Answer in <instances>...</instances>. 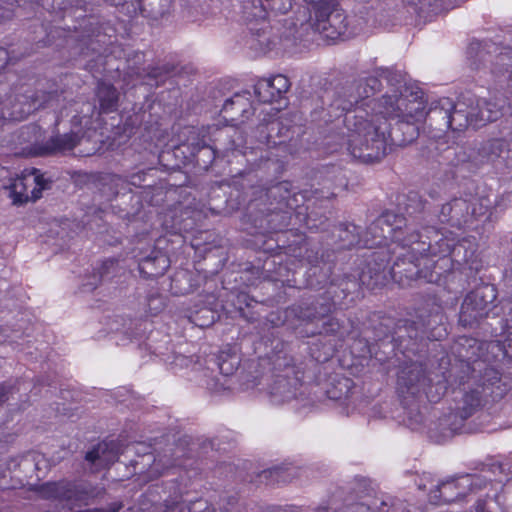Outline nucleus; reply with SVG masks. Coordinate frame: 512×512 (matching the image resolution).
Here are the masks:
<instances>
[{"mask_svg": "<svg viewBox=\"0 0 512 512\" xmlns=\"http://www.w3.org/2000/svg\"><path fill=\"white\" fill-rule=\"evenodd\" d=\"M344 122L349 130L348 151L361 162H378L392 145L396 146L390 124L381 115L358 108L353 115L345 116Z\"/></svg>", "mask_w": 512, "mask_h": 512, "instance_id": "1", "label": "nucleus"}, {"mask_svg": "<svg viewBox=\"0 0 512 512\" xmlns=\"http://www.w3.org/2000/svg\"><path fill=\"white\" fill-rule=\"evenodd\" d=\"M374 103L378 106V112L381 117L388 122V118L396 119L393 129V140L396 146H405L412 143L420 133V124L425 118V101L422 92H409L405 89V94L394 92L391 95H384L383 100L376 103L371 101L369 106Z\"/></svg>", "mask_w": 512, "mask_h": 512, "instance_id": "2", "label": "nucleus"}, {"mask_svg": "<svg viewBox=\"0 0 512 512\" xmlns=\"http://www.w3.org/2000/svg\"><path fill=\"white\" fill-rule=\"evenodd\" d=\"M509 390L510 385L502 380L501 373L492 367H486L473 387H464L463 392H459L461 398L454 407L455 415L466 420L485 405L501 401Z\"/></svg>", "mask_w": 512, "mask_h": 512, "instance_id": "3", "label": "nucleus"}, {"mask_svg": "<svg viewBox=\"0 0 512 512\" xmlns=\"http://www.w3.org/2000/svg\"><path fill=\"white\" fill-rule=\"evenodd\" d=\"M465 243V241L457 242L452 233L445 234L432 226L424 227L421 231H410L407 238V246L412 247L413 255L419 254L431 264L434 261L429 260V257H445L452 254L455 258H459L462 250H465V254L461 260L469 262L474 255V249H471L468 254ZM456 260L459 261V259Z\"/></svg>", "mask_w": 512, "mask_h": 512, "instance_id": "4", "label": "nucleus"}, {"mask_svg": "<svg viewBox=\"0 0 512 512\" xmlns=\"http://www.w3.org/2000/svg\"><path fill=\"white\" fill-rule=\"evenodd\" d=\"M396 391L402 406L405 409L418 408L423 396L430 403H437L447 392L445 380H438L435 384L427 377L422 365L413 366L409 370L401 371L397 379Z\"/></svg>", "mask_w": 512, "mask_h": 512, "instance_id": "5", "label": "nucleus"}, {"mask_svg": "<svg viewBox=\"0 0 512 512\" xmlns=\"http://www.w3.org/2000/svg\"><path fill=\"white\" fill-rule=\"evenodd\" d=\"M406 219L393 212H385L373 221L363 233V247L374 248L387 245L388 241L407 246Z\"/></svg>", "mask_w": 512, "mask_h": 512, "instance_id": "6", "label": "nucleus"}, {"mask_svg": "<svg viewBox=\"0 0 512 512\" xmlns=\"http://www.w3.org/2000/svg\"><path fill=\"white\" fill-rule=\"evenodd\" d=\"M49 187L50 181L46 180L36 168L25 170L21 176L11 179L9 185L5 186L15 205L40 199L42 191Z\"/></svg>", "mask_w": 512, "mask_h": 512, "instance_id": "7", "label": "nucleus"}, {"mask_svg": "<svg viewBox=\"0 0 512 512\" xmlns=\"http://www.w3.org/2000/svg\"><path fill=\"white\" fill-rule=\"evenodd\" d=\"M479 485L480 477L477 475L451 477L441 481L429 492V502L434 505H445L461 501Z\"/></svg>", "mask_w": 512, "mask_h": 512, "instance_id": "8", "label": "nucleus"}, {"mask_svg": "<svg viewBox=\"0 0 512 512\" xmlns=\"http://www.w3.org/2000/svg\"><path fill=\"white\" fill-rule=\"evenodd\" d=\"M486 211L487 206L481 199L454 198L442 205L438 217L440 222L460 228L472 219L484 215Z\"/></svg>", "mask_w": 512, "mask_h": 512, "instance_id": "9", "label": "nucleus"}, {"mask_svg": "<svg viewBox=\"0 0 512 512\" xmlns=\"http://www.w3.org/2000/svg\"><path fill=\"white\" fill-rule=\"evenodd\" d=\"M317 31L325 37L336 39L347 31L346 16L342 9L333 1H319L313 5Z\"/></svg>", "mask_w": 512, "mask_h": 512, "instance_id": "10", "label": "nucleus"}, {"mask_svg": "<svg viewBox=\"0 0 512 512\" xmlns=\"http://www.w3.org/2000/svg\"><path fill=\"white\" fill-rule=\"evenodd\" d=\"M38 492L44 499L65 501L78 506L87 505L94 496L93 489L67 480L43 483Z\"/></svg>", "mask_w": 512, "mask_h": 512, "instance_id": "11", "label": "nucleus"}, {"mask_svg": "<svg viewBox=\"0 0 512 512\" xmlns=\"http://www.w3.org/2000/svg\"><path fill=\"white\" fill-rule=\"evenodd\" d=\"M492 46H483L479 42H473L468 48V55L473 69H480L482 63H491V73L496 78H509L512 74V50L505 49L491 59Z\"/></svg>", "mask_w": 512, "mask_h": 512, "instance_id": "12", "label": "nucleus"}, {"mask_svg": "<svg viewBox=\"0 0 512 512\" xmlns=\"http://www.w3.org/2000/svg\"><path fill=\"white\" fill-rule=\"evenodd\" d=\"M475 153L471 157L466 156L464 151H460L458 161H472L476 164H483L501 159L506 166L512 167V139L499 138L484 141L475 149Z\"/></svg>", "mask_w": 512, "mask_h": 512, "instance_id": "13", "label": "nucleus"}, {"mask_svg": "<svg viewBox=\"0 0 512 512\" xmlns=\"http://www.w3.org/2000/svg\"><path fill=\"white\" fill-rule=\"evenodd\" d=\"M495 298V289L491 285H482L469 292L461 305V320H480L489 317L490 306Z\"/></svg>", "mask_w": 512, "mask_h": 512, "instance_id": "14", "label": "nucleus"}, {"mask_svg": "<svg viewBox=\"0 0 512 512\" xmlns=\"http://www.w3.org/2000/svg\"><path fill=\"white\" fill-rule=\"evenodd\" d=\"M405 253L400 254L391 268L393 278L403 281L425 278L431 280L432 274L429 272V263L419 254L412 253L411 246L402 247Z\"/></svg>", "mask_w": 512, "mask_h": 512, "instance_id": "15", "label": "nucleus"}, {"mask_svg": "<svg viewBox=\"0 0 512 512\" xmlns=\"http://www.w3.org/2000/svg\"><path fill=\"white\" fill-rule=\"evenodd\" d=\"M322 324L325 332H319L318 338L309 345V354L318 363L329 361L335 352L343 347L342 343L346 341L336 334L330 333L340 327V322H322Z\"/></svg>", "mask_w": 512, "mask_h": 512, "instance_id": "16", "label": "nucleus"}, {"mask_svg": "<svg viewBox=\"0 0 512 512\" xmlns=\"http://www.w3.org/2000/svg\"><path fill=\"white\" fill-rule=\"evenodd\" d=\"M94 130L88 128L86 134L78 137L75 133L57 135L51 137L43 146L40 147V155H50L57 153H66L71 151L77 145H83L86 142L91 144V147L85 150H80L81 156H91L96 153L95 143L91 141Z\"/></svg>", "mask_w": 512, "mask_h": 512, "instance_id": "17", "label": "nucleus"}, {"mask_svg": "<svg viewBox=\"0 0 512 512\" xmlns=\"http://www.w3.org/2000/svg\"><path fill=\"white\" fill-rule=\"evenodd\" d=\"M475 96L463 95L462 98L453 104V109L449 113V120L451 122L452 131H463L468 126H478V120L476 119L477 106H474Z\"/></svg>", "mask_w": 512, "mask_h": 512, "instance_id": "18", "label": "nucleus"}, {"mask_svg": "<svg viewBox=\"0 0 512 512\" xmlns=\"http://www.w3.org/2000/svg\"><path fill=\"white\" fill-rule=\"evenodd\" d=\"M453 109V102L449 98H444L431 105L428 111H425L423 121L431 131H435V136H441L451 128L449 113Z\"/></svg>", "mask_w": 512, "mask_h": 512, "instance_id": "19", "label": "nucleus"}, {"mask_svg": "<svg viewBox=\"0 0 512 512\" xmlns=\"http://www.w3.org/2000/svg\"><path fill=\"white\" fill-rule=\"evenodd\" d=\"M126 443L123 439H105L98 442V470L107 468L119 459L124 452Z\"/></svg>", "mask_w": 512, "mask_h": 512, "instance_id": "20", "label": "nucleus"}, {"mask_svg": "<svg viewBox=\"0 0 512 512\" xmlns=\"http://www.w3.org/2000/svg\"><path fill=\"white\" fill-rule=\"evenodd\" d=\"M238 351L236 344H226L220 349L216 362L222 375H232L238 369L241 362Z\"/></svg>", "mask_w": 512, "mask_h": 512, "instance_id": "21", "label": "nucleus"}, {"mask_svg": "<svg viewBox=\"0 0 512 512\" xmlns=\"http://www.w3.org/2000/svg\"><path fill=\"white\" fill-rule=\"evenodd\" d=\"M168 267V257L159 251L143 258L139 263L140 272L150 278L163 275Z\"/></svg>", "mask_w": 512, "mask_h": 512, "instance_id": "22", "label": "nucleus"}, {"mask_svg": "<svg viewBox=\"0 0 512 512\" xmlns=\"http://www.w3.org/2000/svg\"><path fill=\"white\" fill-rule=\"evenodd\" d=\"M359 95H355L354 88L352 86H346L341 88L335 93V96L330 104V107L334 111H340L341 113H348L354 108L359 107Z\"/></svg>", "mask_w": 512, "mask_h": 512, "instance_id": "23", "label": "nucleus"}, {"mask_svg": "<svg viewBox=\"0 0 512 512\" xmlns=\"http://www.w3.org/2000/svg\"><path fill=\"white\" fill-rule=\"evenodd\" d=\"M474 106L479 107L476 110L479 127L486 125L488 122L496 121L502 116L503 106L497 102L475 97Z\"/></svg>", "mask_w": 512, "mask_h": 512, "instance_id": "24", "label": "nucleus"}, {"mask_svg": "<svg viewBox=\"0 0 512 512\" xmlns=\"http://www.w3.org/2000/svg\"><path fill=\"white\" fill-rule=\"evenodd\" d=\"M405 329L407 332L416 331L421 327L425 329L430 328L427 339L431 341H441L448 335L447 325L450 322H435V326L430 327L431 322H405Z\"/></svg>", "mask_w": 512, "mask_h": 512, "instance_id": "25", "label": "nucleus"}, {"mask_svg": "<svg viewBox=\"0 0 512 512\" xmlns=\"http://www.w3.org/2000/svg\"><path fill=\"white\" fill-rule=\"evenodd\" d=\"M119 94L110 84L98 83V101L103 112L114 111L117 107Z\"/></svg>", "mask_w": 512, "mask_h": 512, "instance_id": "26", "label": "nucleus"}, {"mask_svg": "<svg viewBox=\"0 0 512 512\" xmlns=\"http://www.w3.org/2000/svg\"><path fill=\"white\" fill-rule=\"evenodd\" d=\"M120 178L116 175L98 176V193L105 202L111 201L119 192Z\"/></svg>", "mask_w": 512, "mask_h": 512, "instance_id": "27", "label": "nucleus"}, {"mask_svg": "<svg viewBox=\"0 0 512 512\" xmlns=\"http://www.w3.org/2000/svg\"><path fill=\"white\" fill-rule=\"evenodd\" d=\"M353 386L352 379L344 376L337 377L326 390L327 397L332 400L346 399L351 394Z\"/></svg>", "mask_w": 512, "mask_h": 512, "instance_id": "28", "label": "nucleus"}, {"mask_svg": "<svg viewBox=\"0 0 512 512\" xmlns=\"http://www.w3.org/2000/svg\"><path fill=\"white\" fill-rule=\"evenodd\" d=\"M354 88L355 95H359V108H363L369 111L370 114H377L381 115L378 112V106H375V109H373L374 103L371 104V106L368 105L371 101H375L376 103L383 100V97L380 99H371L370 97L375 93L373 91H369V88L367 85H365L364 81L361 79L356 84L351 85ZM358 109V107L354 110V112Z\"/></svg>", "mask_w": 512, "mask_h": 512, "instance_id": "29", "label": "nucleus"}, {"mask_svg": "<svg viewBox=\"0 0 512 512\" xmlns=\"http://www.w3.org/2000/svg\"><path fill=\"white\" fill-rule=\"evenodd\" d=\"M290 475L287 468L277 466L263 470L258 477L266 485H280L289 482Z\"/></svg>", "mask_w": 512, "mask_h": 512, "instance_id": "30", "label": "nucleus"}, {"mask_svg": "<svg viewBox=\"0 0 512 512\" xmlns=\"http://www.w3.org/2000/svg\"><path fill=\"white\" fill-rule=\"evenodd\" d=\"M173 0H145L138 8L154 18L164 16L170 9Z\"/></svg>", "mask_w": 512, "mask_h": 512, "instance_id": "31", "label": "nucleus"}, {"mask_svg": "<svg viewBox=\"0 0 512 512\" xmlns=\"http://www.w3.org/2000/svg\"><path fill=\"white\" fill-rule=\"evenodd\" d=\"M339 237L344 242L343 247H363V236L360 235V228L354 224L345 225L343 229H341Z\"/></svg>", "mask_w": 512, "mask_h": 512, "instance_id": "32", "label": "nucleus"}, {"mask_svg": "<svg viewBox=\"0 0 512 512\" xmlns=\"http://www.w3.org/2000/svg\"><path fill=\"white\" fill-rule=\"evenodd\" d=\"M254 94L262 103H272L273 101L280 99L279 95L272 88L270 82L267 79H261L257 81L254 86Z\"/></svg>", "mask_w": 512, "mask_h": 512, "instance_id": "33", "label": "nucleus"}, {"mask_svg": "<svg viewBox=\"0 0 512 512\" xmlns=\"http://www.w3.org/2000/svg\"><path fill=\"white\" fill-rule=\"evenodd\" d=\"M248 92H245L243 94L237 93L233 97L227 99L224 104L222 110L225 113H228L229 111L236 110L235 113H238L240 115H243L247 113V106H248Z\"/></svg>", "mask_w": 512, "mask_h": 512, "instance_id": "34", "label": "nucleus"}, {"mask_svg": "<svg viewBox=\"0 0 512 512\" xmlns=\"http://www.w3.org/2000/svg\"><path fill=\"white\" fill-rule=\"evenodd\" d=\"M441 306L434 299H427L423 302L422 307L417 310V317L422 320L424 318L439 317L441 315Z\"/></svg>", "mask_w": 512, "mask_h": 512, "instance_id": "35", "label": "nucleus"}, {"mask_svg": "<svg viewBox=\"0 0 512 512\" xmlns=\"http://www.w3.org/2000/svg\"><path fill=\"white\" fill-rule=\"evenodd\" d=\"M288 195L289 189L288 183L286 182L277 183L276 185H273L272 187L265 189V196L268 199L273 198L276 200L278 197L280 198L278 200V204L280 206H282V202L288 197ZM278 209H281V207H278Z\"/></svg>", "mask_w": 512, "mask_h": 512, "instance_id": "36", "label": "nucleus"}, {"mask_svg": "<svg viewBox=\"0 0 512 512\" xmlns=\"http://www.w3.org/2000/svg\"><path fill=\"white\" fill-rule=\"evenodd\" d=\"M26 384L25 381L17 379L14 383L6 381L0 384V406H2L9 398L10 394H13L14 390L17 392L21 390V387Z\"/></svg>", "mask_w": 512, "mask_h": 512, "instance_id": "37", "label": "nucleus"}, {"mask_svg": "<svg viewBox=\"0 0 512 512\" xmlns=\"http://www.w3.org/2000/svg\"><path fill=\"white\" fill-rule=\"evenodd\" d=\"M267 80L270 82L272 88L277 92L280 98L290 88L289 79L284 75L279 74Z\"/></svg>", "mask_w": 512, "mask_h": 512, "instance_id": "38", "label": "nucleus"}, {"mask_svg": "<svg viewBox=\"0 0 512 512\" xmlns=\"http://www.w3.org/2000/svg\"><path fill=\"white\" fill-rule=\"evenodd\" d=\"M318 322H300V324L296 327L297 334L302 338H309L316 336L315 328L317 327Z\"/></svg>", "mask_w": 512, "mask_h": 512, "instance_id": "39", "label": "nucleus"}, {"mask_svg": "<svg viewBox=\"0 0 512 512\" xmlns=\"http://www.w3.org/2000/svg\"><path fill=\"white\" fill-rule=\"evenodd\" d=\"M172 71V66L170 65H163L161 67H152L149 68L147 71L148 76L152 78L160 77L164 74H168Z\"/></svg>", "mask_w": 512, "mask_h": 512, "instance_id": "40", "label": "nucleus"}, {"mask_svg": "<svg viewBox=\"0 0 512 512\" xmlns=\"http://www.w3.org/2000/svg\"><path fill=\"white\" fill-rule=\"evenodd\" d=\"M458 343L461 346L467 345L469 348H474L475 346H477L478 348H481L483 345V343H480L476 338L467 337V336L459 337Z\"/></svg>", "mask_w": 512, "mask_h": 512, "instance_id": "41", "label": "nucleus"}, {"mask_svg": "<svg viewBox=\"0 0 512 512\" xmlns=\"http://www.w3.org/2000/svg\"><path fill=\"white\" fill-rule=\"evenodd\" d=\"M362 80L364 81L365 85L368 86L369 91L376 92L380 89L381 83L377 77L369 76Z\"/></svg>", "mask_w": 512, "mask_h": 512, "instance_id": "42", "label": "nucleus"}, {"mask_svg": "<svg viewBox=\"0 0 512 512\" xmlns=\"http://www.w3.org/2000/svg\"><path fill=\"white\" fill-rule=\"evenodd\" d=\"M149 309L150 310H161L163 308V303L161 302L160 298L157 297H151L148 301ZM152 316H156L157 312H152Z\"/></svg>", "mask_w": 512, "mask_h": 512, "instance_id": "43", "label": "nucleus"}, {"mask_svg": "<svg viewBox=\"0 0 512 512\" xmlns=\"http://www.w3.org/2000/svg\"><path fill=\"white\" fill-rule=\"evenodd\" d=\"M123 507L121 502H113L108 508H98L97 512H119Z\"/></svg>", "mask_w": 512, "mask_h": 512, "instance_id": "44", "label": "nucleus"}, {"mask_svg": "<svg viewBox=\"0 0 512 512\" xmlns=\"http://www.w3.org/2000/svg\"><path fill=\"white\" fill-rule=\"evenodd\" d=\"M164 512H184V505L181 502H174L172 506L166 505Z\"/></svg>", "mask_w": 512, "mask_h": 512, "instance_id": "45", "label": "nucleus"}, {"mask_svg": "<svg viewBox=\"0 0 512 512\" xmlns=\"http://www.w3.org/2000/svg\"><path fill=\"white\" fill-rule=\"evenodd\" d=\"M86 460L92 464L96 463V446H92L86 453Z\"/></svg>", "mask_w": 512, "mask_h": 512, "instance_id": "46", "label": "nucleus"}, {"mask_svg": "<svg viewBox=\"0 0 512 512\" xmlns=\"http://www.w3.org/2000/svg\"><path fill=\"white\" fill-rule=\"evenodd\" d=\"M487 501L485 499H478L475 503V512H488L486 509Z\"/></svg>", "mask_w": 512, "mask_h": 512, "instance_id": "47", "label": "nucleus"}, {"mask_svg": "<svg viewBox=\"0 0 512 512\" xmlns=\"http://www.w3.org/2000/svg\"><path fill=\"white\" fill-rule=\"evenodd\" d=\"M324 313H318V315H312V314H303V315H297L298 320H314L317 317H324Z\"/></svg>", "mask_w": 512, "mask_h": 512, "instance_id": "48", "label": "nucleus"}, {"mask_svg": "<svg viewBox=\"0 0 512 512\" xmlns=\"http://www.w3.org/2000/svg\"><path fill=\"white\" fill-rule=\"evenodd\" d=\"M113 5H124L125 3L130 2V0H110ZM133 2V0H131Z\"/></svg>", "mask_w": 512, "mask_h": 512, "instance_id": "49", "label": "nucleus"}, {"mask_svg": "<svg viewBox=\"0 0 512 512\" xmlns=\"http://www.w3.org/2000/svg\"><path fill=\"white\" fill-rule=\"evenodd\" d=\"M6 337L0 332V342H6Z\"/></svg>", "mask_w": 512, "mask_h": 512, "instance_id": "50", "label": "nucleus"}, {"mask_svg": "<svg viewBox=\"0 0 512 512\" xmlns=\"http://www.w3.org/2000/svg\"><path fill=\"white\" fill-rule=\"evenodd\" d=\"M137 5H138V8L140 7V5L145 1V0H133Z\"/></svg>", "mask_w": 512, "mask_h": 512, "instance_id": "51", "label": "nucleus"}, {"mask_svg": "<svg viewBox=\"0 0 512 512\" xmlns=\"http://www.w3.org/2000/svg\"><path fill=\"white\" fill-rule=\"evenodd\" d=\"M462 324V327L466 328L468 325L470 326V324L472 322H460Z\"/></svg>", "mask_w": 512, "mask_h": 512, "instance_id": "52", "label": "nucleus"}, {"mask_svg": "<svg viewBox=\"0 0 512 512\" xmlns=\"http://www.w3.org/2000/svg\"><path fill=\"white\" fill-rule=\"evenodd\" d=\"M83 120H85L84 125H87V123H88V121H89V120H88L86 117H83V118L80 120V123H81V124H83Z\"/></svg>", "mask_w": 512, "mask_h": 512, "instance_id": "53", "label": "nucleus"}, {"mask_svg": "<svg viewBox=\"0 0 512 512\" xmlns=\"http://www.w3.org/2000/svg\"><path fill=\"white\" fill-rule=\"evenodd\" d=\"M41 106H42V103H39V104L34 103V109H38V108H40Z\"/></svg>", "mask_w": 512, "mask_h": 512, "instance_id": "54", "label": "nucleus"}, {"mask_svg": "<svg viewBox=\"0 0 512 512\" xmlns=\"http://www.w3.org/2000/svg\"><path fill=\"white\" fill-rule=\"evenodd\" d=\"M213 323H214V322H210V323H209V324H207V325H202V326H201V328H208V327H210Z\"/></svg>", "mask_w": 512, "mask_h": 512, "instance_id": "55", "label": "nucleus"}, {"mask_svg": "<svg viewBox=\"0 0 512 512\" xmlns=\"http://www.w3.org/2000/svg\"><path fill=\"white\" fill-rule=\"evenodd\" d=\"M207 150H208V152H209L211 155H213V156H214V151H213L212 149H210V148H209V149H207Z\"/></svg>", "mask_w": 512, "mask_h": 512, "instance_id": "56", "label": "nucleus"}, {"mask_svg": "<svg viewBox=\"0 0 512 512\" xmlns=\"http://www.w3.org/2000/svg\"><path fill=\"white\" fill-rule=\"evenodd\" d=\"M97 35H98V42H100V39H99V37H100V31H99V30H98V32H97Z\"/></svg>", "mask_w": 512, "mask_h": 512, "instance_id": "57", "label": "nucleus"}, {"mask_svg": "<svg viewBox=\"0 0 512 512\" xmlns=\"http://www.w3.org/2000/svg\"><path fill=\"white\" fill-rule=\"evenodd\" d=\"M473 355H474V353H472V355H471V356H469V355L467 354V355H466V357H467L468 359H471Z\"/></svg>", "mask_w": 512, "mask_h": 512, "instance_id": "58", "label": "nucleus"}, {"mask_svg": "<svg viewBox=\"0 0 512 512\" xmlns=\"http://www.w3.org/2000/svg\"><path fill=\"white\" fill-rule=\"evenodd\" d=\"M271 323H272V324H276V322H275V321H272ZM273 327H278V325H273Z\"/></svg>", "mask_w": 512, "mask_h": 512, "instance_id": "59", "label": "nucleus"}]
</instances>
